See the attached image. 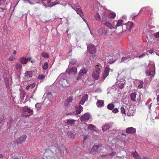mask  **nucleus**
<instances>
[{"label":"nucleus","instance_id":"1","mask_svg":"<svg viewBox=\"0 0 159 159\" xmlns=\"http://www.w3.org/2000/svg\"><path fill=\"white\" fill-rule=\"evenodd\" d=\"M66 76L65 74H61L57 79V82L59 81V84L63 87H65L69 85V83L66 79Z\"/></svg>","mask_w":159,"mask_h":159},{"label":"nucleus","instance_id":"2","mask_svg":"<svg viewBox=\"0 0 159 159\" xmlns=\"http://www.w3.org/2000/svg\"><path fill=\"white\" fill-rule=\"evenodd\" d=\"M101 66L100 64L96 65L95 70L92 74V77L95 80H98L99 77V74L101 72Z\"/></svg>","mask_w":159,"mask_h":159},{"label":"nucleus","instance_id":"3","mask_svg":"<svg viewBox=\"0 0 159 159\" xmlns=\"http://www.w3.org/2000/svg\"><path fill=\"white\" fill-rule=\"evenodd\" d=\"M103 147L101 145L93 146L90 151V153L92 155H95L98 152H101V150L102 149Z\"/></svg>","mask_w":159,"mask_h":159},{"label":"nucleus","instance_id":"4","mask_svg":"<svg viewBox=\"0 0 159 159\" xmlns=\"http://www.w3.org/2000/svg\"><path fill=\"white\" fill-rule=\"evenodd\" d=\"M27 138V136L25 135H22L16 141H14V143L16 145H18L24 141Z\"/></svg>","mask_w":159,"mask_h":159},{"label":"nucleus","instance_id":"5","mask_svg":"<svg viewBox=\"0 0 159 159\" xmlns=\"http://www.w3.org/2000/svg\"><path fill=\"white\" fill-rule=\"evenodd\" d=\"M87 48L89 52L91 54H94L96 52V48L95 46L92 44H89L88 45Z\"/></svg>","mask_w":159,"mask_h":159},{"label":"nucleus","instance_id":"6","mask_svg":"<svg viewBox=\"0 0 159 159\" xmlns=\"http://www.w3.org/2000/svg\"><path fill=\"white\" fill-rule=\"evenodd\" d=\"M113 70L110 68L109 67H106L105 68L104 73L102 76V78L103 79H105L108 75L110 72H112Z\"/></svg>","mask_w":159,"mask_h":159},{"label":"nucleus","instance_id":"7","mask_svg":"<svg viewBox=\"0 0 159 159\" xmlns=\"http://www.w3.org/2000/svg\"><path fill=\"white\" fill-rule=\"evenodd\" d=\"M107 20L102 19V20H101V22H102V24L108 27L110 30L115 29V28L113 27L110 23L107 21Z\"/></svg>","mask_w":159,"mask_h":159},{"label":"nucleus","instance_id":"8","mask_svg":"<svg viewBox=\"0 0 159 159\" xmlns=\"http://www.w3.org/2000/svg\"><path fill=\"white\" fill-rule=\"evenodd\" d=\"M87 72V70L84 68H83L80 70L79 72V75L77 79V80H79L82 78V77L85 75Z\"/></svg>","mask_w":159,"mask_h":159},{"label":"nucleus","instance_id":"9","mask_svg":"<svg viewBox=\"0 0 159 159\" xmlns=\"http://www.w3.org/2000/svg\"><path fill=\"white\" fill-rule=\"evenodd\" d=\"M113 125V122H112L106 123L102 126V130L103 131H105L111 128Z\"/></svg>","mask_w":159,"mask_h":159},{"label":"nucleus","instance_id":"10","mask_svg":"<svg viewBox=\"0 0 159 159\" xmlns=\"http://www.w3.org/2000/svg\"><path fill=\"white\" fill-rule=\"evenodd\" d=\"M109 12L107 9H103L102 11V19L103 20H108V16Z\"/></svg>","mask_w":159,"mask_h":159},{"label":"nucleus","instance_id":"11","mask_svg":"<svg viewBox=\"0 0 159 159\" xmlns=\"http://www.w3.org/2000/svg\"><path fill=\"white\" fill-rule=\"evenodd\" d=\"M90 115L88 113H85L83 115L80 117L81 121H88L90 118Z\"/></svg>","mask_w":159,"mask_h":159},{"label":"nucleus","instance_id":"12","mask_svg":"<svg viewBox=\"0 0 159 159\" xmlns=\"http://www.w3.org/2000/svg\"><path fill=\"white\" fill-rule=\"evenodd\" d=\"M66 72L68 73L69 75H75L77 73V68L75 67H73L71 69H67Z\"/></svg>","mask_w":159,"mask_h":159},{"label":"nucleus","instance_id":"13","mask_svg":"<svg viewBox=\"0 0 159 159\" xmlns=\"http://www.w3.org/2000/svg\"><path fill=\"white\" fill-rule=\"evenodd\" d=\"M136 131V129L133 127L127 128L125 130L126 133L128 134H133Z\"/></svg>","mask_w":159,"mask_h":159},{"label":"nucleus","instance_id":"14","mask_svg":"<svg viewBox=\"0 0 159 159\" xmlns=\"http://www.w3.org/2000/svg\"><path fill=\"white\" fill-rule=\"evenodd\" d=\"M31 59V57L26 58L24 57H20V61L22 64H26L27 63L28 61H30Z\"/></svg>","mask_w":159,"mask_h":159},{"label":"nucleus","instance_id":"15","mask_svg":"<svg viewBox=\"0 0 159 159\" xmlns=\"http://www.w3.org/2000/svg\"><path fill=\"white\" fill-rule=\"evenodd\" d=\"M98 33L100 35H105L107 33V31L104 28L102 27L98 30Z\"/></svg>","mask_w":159,"mask_h":159},{"label":"nucleus","instance_id":"16","mask_svg":"<svg viewBox=\"0 0 159 159\" xmlns=\"http://www.w3.org/2000/svg\"><path fill=\"white\" fill-rule=\"evenodd\" d=\"M83 125L84 127H87V128H88L89 129L93 130H96V127L93 125L90 124L87 125V124H84Z\"/></svg>","mask_w":159,"mask_h":159},{"label":"nucleus","instance_id":"17","mask_svg":"<svg viewBox=\"0 0 159 159\" xmlns=\"http://www.w3.org/2000/svg\"><path fill=\"white\" fill-rule=\"evenodd\" d=\"M123 22L122 20H115L113 22V25L116 27H119L122 25V24Z\"/></svg>","mask_w":159,"mask_h":159},{"label":"nucleus","instance_id":"18","mask_svg":"<svg viewBox=\"0 0 159 159\" xmlns=\"http://www.w3.org/2000/svg\"><path fill=\"white\" fill-rule=\"evenodd\" d=\"M33 75V72L32 71H26L24 73V76L27 78H30L32 77Z\"/></svg>","mask_w":159,"mask_h":159},{"label":"nucleus","instance_id":"19","mask_svg":"<svg viewBox=\"0 0 159 159\" xmlns=\"http://www.w3.org/2000/svg\"><path fill=\"white\" fill-rule=\"evenodd\" d=\"M22 110L24 112H27L29 113L33 114V110L29 108L27 106H25L22 108Z\"/></svg>","mask_w":159,"mask_h":159},{"label":"nucleus","instance_id":"20","mask_svg":"<svg viewBox=\"0 0 159 159\" xmlns=\"http://www.w3.org/2000/svg\"><path fill=\"white\" fill-rule=\"evenodd\" d=\"M132 57L130 55L128 56L127 57H122L121 59V62H126L131 59Z\"/></svg>","mask_w":159,"mask_h":159},{"label":"nucleus","instance_id":"21","mask_svg":"<svg viewBox=\"0 0 159 159\" xmlns=\"http://www.w3.org/2000/svg\"><path fill=\"white\" fill-rule=\"evenodd\" d=\"M131 154L135 159H142L136 151H135L134 152H131Z\"/></svg>","mask_w":159,"mask_h":159},{"label":"nucleus","instance_id":"22","mask_svg":"<svg viewBox=\"0 0 159 159\" xmlns=\"http://www.w3.org/2000/svg\"><path fill=\"white\" fill-rule=\"evenodd\" d=\"M96 105L98 107L104 106V101L102 100H98Z\"/></svg>","mask_w":159,"mask_h":159},{"label":"nucleus","instance_id":"23","mask_svg":"<svg viewBox=\"0 0 159 159\" xmlns=\"http://www.w3.org/2000/svg\"><path fill=\"white\" fill-rule=\"evenodd\" d=\"M83 109V108L81 106H79L78 107L76 108L75 114L77 115L80 114Z\"/></svg>","mask_w":159,"mask_h":159},{"label":"nucleus","instance_id":"24","mask_svg":"<svg viewBox=\"0 0 159 159\" xmlns=\"http://www.w3.org/2000/svg\"><path fill=\"white\" fill-rule=\"evenodd\" d=\"M75 11L77 14H79L81 17L84 16V14L81 8L79 9H76Z\"/></svg>","mask_w":159,"mask_h":159},{"label":"nucleus","instance_id":"25","mask_svg":"<svg viewBox=\"0 0 159 159\" xmlns=\"http://www.w3.org/2000/svg\"><path fill=\"white\" fill-rule=\"evenodd\" d=\"M146 75L148 76H151L152 77H153L155 73L153 70L150 71L149 70H146L145 72Z\"/></svg>","mask_w":159,"mask_h":159},{"label":"nucleus","instance_id":"26","mask_svg":"<svg viewBox=\"0 0 159 159\" xmlns=\"http://www.w3.org/2000/svg\"><path fill=\"white\" fill-rule=\"evenodd\" d=\"M15 66L16 70H20L22 69V66L21 64L17 63L16 64Z\"/></svg>","mask_w":159,"mask_h":159},{"label":"nucleus","instance_id":"27","mask_svg":"<svg viewBox=\"0 0 159 159\" xmlns=\"http://www.w3.org/2000/svg\"><path fill=\"white\" fill-rule=\"evenodd\" d=\"M66 123L68 125H71L75 124V120L73 119H70L67 120Z\"/></svg>","mask_w":159,"mask_h":159},{"label":"nucleus","instance_id":"28","mask_svg":"<svg viewBox=\"0 0 159 159\" xmlns=\"http://www.w3.org/2000/svg\"><path fill=\"white\" fill-rule=\"evenodd\" d=\"M136 93H132L130 95L132 101L135 102L136 101Z\"/></svg>","mask_w":159,"mask_h":159},{"label":"nucleus","instance_id":"29","mask_svg":"<svg viewBox=\"0 0 159 159\" xmlns=\"http://www.w3.org/2000/svg\"><path fill=\"white\" fill-rule=\"evenodd\" d=\"M73 100V98L72 97H69L66 100L65 102V106H66V103H70Z\"/></svg>","mask_w":159,"mask_h":159},{"label":"nucleus","instance_id":"30","mask_svg":"<svg viewBox=\"0 0 159 159\" xmlns=\"http://www.w3.org/2000/svg\"><path fill=\"white\" fill-rule=\"evenodd\" d=\"M116 14L115 13L112 12L110 13H108V20H109V19L110 18H114L116 17Z\"/></svg>","mask_w":159,"mask_h":159},{"label":"nucleus","instance_id":"31","mask_svg":"<svg viewBox=\"0 0 159 159\" xmlns=\"http://www.w3.org/2000/svg\"><path fill=\"white\" fill-rule=\"evenodd\" d=\"M35 85V84L34 83H33L31 84H29L26 87V90H28L29 89H31L34 88Z\"/></svg>","mask_w":159,"mask_h":159},{"label":"nucleus","instance_id":"32","mask_svg":"<svg viewBox=\"0 0 159 159\" xmlns=\"http://www.w3.org/2000/svg\"><path fill=\"white\" fill-rule=\"evenodd\" d=\"M95 19L97 20L100 21L102 20L100 15L98 13H97L94 16Z\"/></svg>","mask_w":159,"mask_h":159},{"label":"nucleus","instance_id":"33","mask_svg":"<svg viewBox=\"0 0 159 159\" xmlns=\"http://www.w3.org/2000/svg\"><path fill=\"white\" fill-rule=\"evenodd\" d=\"M67 134L68 136L70 138L74 139L75 137V134L71 131L68 132Z\"/></svg>","mask_w":159,"mask_h":159},{"label":"nucleus","instance_id":"34","mask_svg":"<svg viewBox=\"0 0 159 159\" xmlns=\"http://www.w3.org/2000/svg\"><path fill=\"white\" fill-rule=\"evenodd\" d=\"M69 62L70 64L74 65L77 62V60L75 58H72L69 61Z\"/></svg>","mask_w":159,"mask_h":159},{"label":"nucleus","instance_id":"35","mask_svg":"<svg viewBox=\"0 0 159 159\" xmlns=\"http://www.w3.org/2000/svg\"><path fill=\"white\" fill-rule=\"evenodd\" d=\"M114 105L111 103L109 104L107 106V108L110 110H112L114 108Z\"/></svg>","mask_w":159,"mask_h":159},{"label":"nucleus","instance_id":"36","mask_svg":"<svg viewBox=\"0 0 159 159\" xmlns=\"http://www.w3.org/2000/svg\"><path fill=\"white\" fill-rule=\"evenodd\" d=\"M48 67V64L47 62H45L42 68L43 70H46Z\"/></svg>","mask_w":159,"mask_h":159},{"label":"nucleus","instance_id":"37","mask_svg":"<svg viewBox=\"0 0 159 159\" xmlns=\"http://www.w3.org/2000/svg\"><path fill=\"white\" fill-rule=\"evenodd\" d=\"M24 1V2L25 3H28L30 4V5H34V3L33 2H32L30 0H23Z\"/></svg>","mask_w":159,"mask_h":159},{"label":"nucleus","instance_id":"38","mask_svg":"<svg viewBox=\"0 0 159 159\" xmlns=\"http://www.w3.org/2000/svg\"><path fill=\"white\" fill-rule=\"evenodd\" d=\"M88 95L87 94H85L82 98L81 99L86 102L88 100Z\"/></svg>","mask_w":159,"mask_h":159},{"label":"nucleus","instance_id":"39","mask_svg":"<svg viewBox=\"0 0 159 159\" xmlns=\"http://www.w3.org/2000/svg\"><path fill=\"white\" fill-rule=\"evenodd\" d=\"M143 81H140L139 84L138 85V87L139 89H141L143 87Z\"/></svg>","mask_w":159,"mask_h":159},{"label":"nucleus","instance_id":"40","mask_svg":"<svg viewBox=\"0 0 159 159\" xmlns=\"http://www.w3.org/2000/svg\"><path fill=\"white\" fill-rule=\"evenodd\" d=\"M42 56L43 57H44L45 58H48L49 57V54L48 53H46V52L42 53Z\"/></svg>","mask_w":159,"mask_h":159},{"label":"nucleus","instance_id":"41","mask_svg":"<svg viewBox=\"0 0 159 159\" xmlns=\"http://www.w3.org/2000/svg\"><path fill=\"white\" fill-rule=\"evenodd\" d=\"M107 61V62L110 64H111L115 61V60H113L112 58L111 57Z\"/></svg>","mask_w":159,"mask_h":159},{"label":"nucleus","instance_id":"42","mask_svg":"<svg viewBox=\"0 0 159 159\" xmlns=\"http://www.w3.org/2000/svg\"><path fill=\"white\" fill-rule=\"evenodd\" d=\"M45 78V76L42 75H39L38 77V79L39 80H43Z\"/></svg>","mask_w":159,"mask_h":159},{"label":"nucleus","instance_id":"43","mask_svg":"<svg viewBox=\"0 0 159 159\" xmlns=\"http://www.w3.org/2000/svg\"><path fill=\"white\" fill-rule=\"evenodd\" d=\"M15 59H16L15 57L12 56H10L8 58V60L9 61H14Z\"/></svg>","mask_w":159,"mask_h":159},{"label":"nucleus","instance_id":"44","mask_svg":"<svg viewBox=\"0 0 159 159\" xmlns=\"http://www.w3.org/2000/svg\"><path fill=\"white\" fill-rule=\"evenodd\" d=\"M121 26L123 30H125L127 28V26L125 24H122Z\"/></svg>","mask_w":159,"mask_h":159},{"label":"nucleus","instance_id":"45","mask_svg":"<svg viewBox=\"0 0 159 159\" xmlns=\"http://www.w3.org/2000/svg\"><path fill=\"white\" fill-rule=\"evenodd\" d=\"M75 11L76 10V9H80L81 8V7L79 6V5L78 3H76L75 5Z\"/></svg>","mask_w":159,"mask_h":159},{"label":"nucleus","instance_id":"46","mask_svg":"<svg viewBox=\"0 0 159 159\" xmlns=\"http://www.w3.org/2000/svg\"><path fill=\"white\" fill-rule=\"evenodd\" d=\"M45 43V41H44L43 43L41 45L40 48L42 50H43L45 49L44 44Z\"/></svg>","mask_w":159,"mask_h":159},{"label":"nucleus","instance_id":"47","mask_svg":"<svg viewBox=\"0 0 159 159\" xmlns=\"http://www.w3.org/2000/svg\"><path fill=\"white\" fill-rule=\"evenodd\" d=\"M47 94L48 98H52V96L51 92H48Z\"/></svg>","mask_w":159,"mask_h":159},{"label":"nucleus","instance_id":"48","mask_svg":"<svg viewBox=\"0 0 159 159\" xmlns=\"http://www.w3.org/2000/svg\"><path fill=\"white\" fill-rule=\"evenodd\" d=\"M134 26V24L133 22H131L130 23V24L129 26V31H131V29L133 28V27Z\"/></svg>","mask_w":159,"mask_h":159},{"label":"nucleus","instance_id":"49","mask_svg":"<svg viewBox=\"0 0 159 159\" xmlns=\"http://www.w3.org/2000/svg\"><path fill=\"white\" fill-rule=\"evenodd\" d=\"M145 55H146L145 53H142V54H141L140 56H136V57H138L139 58H143L144 57H145Z\"/></svg>","mask_w":159,"mask_h":159},{"label":"nucleus","instance_id":"50","mask_svg":"<svg viewBox=\"0 0 159 159\" xmlns=\"http://www.w3.org/2000/svg\"><path fill=\"white\" fill-rule=\"evenodd\" d=\"M90 60L89 59H85L84 61L86 65H89L90 64Z\"/></svg>","mask_w":159,"mask_h":159},{"label":"nucleus","instance_id":"51","mask_svg":"<svg viewBox=\"0 0 159 159\" xmlns=\"http://www.w3.org/2000/svg\"><path fill=\"white\" fill-rule=\"evenodd\" d=\"M59 4V2L57 0H56L54 1L52 3V6H55L57 4Z\"/></svg>","mask_w":159,"mask_h":159},{"label":"nucleus","instance_id":"52","mask_svg":"<svg viewBox=\"0 0 159 159\" xmlns=\"http://www.w3.org/2000/svg\"><path fill=\"white\" fill-rule=\"evenodd\" d=\"M124 87V84L122 83L119 85H118L119 88L120 89H122Z\"/></svg>","mask_w":159,"mask_h":159},{"label":"nucleus","instance_id":"53","mask_svg":"<svg viewBox=\"0 0 159 159\" xmlns=\"http://www.w3.org/2000/svg\"><path fill=\"white\" fill-rule=\"evenodd\" d=\"M120 110L122 113L125 114V109L123 107H121L120 108Z\"/></svg>","mask_w":159,"mask_h":159},{"label":"nucleus","instance_id":"54","mask_svg":"<svg viewBox=\"0 0 159 159\" xmlns=\"http://www.w3.org/2000/svg\"><path fill=\"white\" fill-rule=\"evenodd\" d=\"M154 35L156 38H159V32L155 33L154 34Z\"/></svg>","mask_w":159,"mask_h":159},{"label":"nucleus","instance_id":"55","mask_svg":"<svg viewBox=\"0 0 159 159\" xmlns=\"http://www.w3.org/2000/svg\"><path fill=\"white\" fill-rule=\"evenodd\" d=\"M39 106L40 105L39 103H37L35 104V107L37 108V110H39L40 109Z\"/></svg>","mask_w":159,"mask_h":159},{"label":"nucleus","instance_id":"56","mask_svg":"<svg viewBox=\"0 0 159 159\" xmlns=\"http://www.w3.org/2000/svg\"><path fill=\"white\" fill-rule=\"evenodd\" d=\"M118 110L116 108H114L112 110V112L114 113H116L118 112Z\"/></svg>","mask_w":159,"mask_h":159},{"label":"nucleus","instance_id":"57","mask_svg":"<svg viewBox=\"0 0 159 159\" xmlns=\"http://www.w3.org/2000/svg\"><path fill=\"white\" fill-rule=\"evenodd\" d=\"M59 4L63 6H65L66 4V2L59 3Z\"/></svg>","mask_w":159,"mask_h":159},{"label":"nucleus","instance_id":"58","mask_svg":"<svg viewBox=\"0 0 159 159\" xmlns=\"http://www.w3.org/2000/svg\"><path fill=\"white\" fill-rule=\"evenodd\" d=\"M52 149L54 150H55L56 152H58V151H59V150L56 147H53Z\"/></svg>","mask_w":159,"mask_h":159},{"label":"nucleus","instance_id":"59","mask_svg":"<svg viewBox=\"0 0 159 159\" xmlns=\"http://www.w3.org/2000/svg\"><path fill=\"white\" fill-rule=\"evenodd\" d=\"M6 0H0V5L5 2Z\"/></svg>","mask_w":159,"mask_h":159},{"label":"nucleus","instance_id":"60","mask_svg":"<svg viewBox=\"0 0 159 159\" xmlns=\"http://www.w3.org/2000/svg\"><path fill=\"white\" fill-rule=\"evenodd\" d=\"M85 102L84 101L82 100V99H81L80 103V104L83 105L84 104Z\"/></svg>","mask_w":159,"mask_h":159},{"label":"nucleus","instance_id":"61","mask_svg":"<svg viewBox=\"0 0 159 159\" xmlns=\"http://www.w3.org/2000/svg\"><path fill=\"white\" fill-rule=\"evenodd\" d=\"M116 152H113L111 153V154H109V155H111L112 156H113L115 155L116 154Z\"/></svg>","mask_w":159,"mask_h":159},{"label":"nucleus","instance_id":"62","mask_svg":"<svg viewBox=\"0 0 159 159\" xmlns=\"http://www.w3.org/2000/svg\"><path fill=\"white\" fill-rule=\"evenodd\" d=\"M3 119V116H1L0 118V124L2 122Z\"/></svg>","mask_w":159,"mask_h":159},{"label":"nucleus","instance_id":"63","mask_svg":"<svg viewBox=\"0 0 159 159\" xmlns=\"http://www.w3.org/2000/svg\"><path fill=\"white\" fill-rule=\"evenodd\" d=\"M81 18H82V19L84 21V22L86 23L87 25V26H88V23H87V21H86V20L84 19V18H83V17H81Z\"/></svg>","mask_w":159,"mask_h":159},{"label":"nucleus","instance_id":"64","mask_svg":"<svg viewBox=\"0 0 159 159\" xmlns=\"http://www.w3.org/2000/svg\"><path fill=\"white\" fill-rule=\"evenodd\" d=\"M153 51L152 50H150L149 51V52L150 53H153Z\"/></svg>","mask_w":159,"mask_h":159}]
</instances>
